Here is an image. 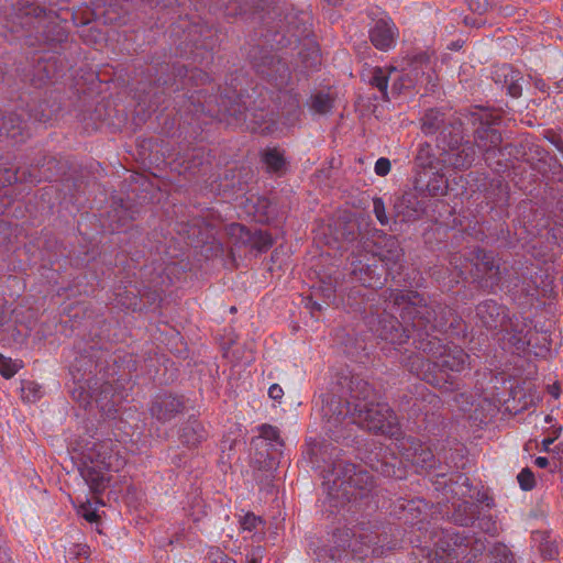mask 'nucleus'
I'll return each instance as SVG.
<instances>
[{"mask_svg":"<svg viewBox=\"0 0 563 563\" xmlns=\"http://www.w3.org/2000/svg\"><path fill=\"white\" fill-rule=\"evenodd\" d=\"M389 301L393 303L388 309L399 312L401 321L387 312V308L382 314L376 310L377 324L373 316L367 320L374 334L393 345H402L412 338L415 347L429 358L419 353L409 355L405 361L408 371L442 393L456 390L459 382L448 372L462 373L470 368V355L434 334L454 325L453 310L441 303L428 305L420 294L411 290H390Z\"/></svg>","mask_w":563,"mask_h":563,"instance_id":"f257e3e1","label":"nucleus"},{"mask_svg":"<svg viewBox=\"0 0 563 563\" xmlns=\"http://www.w3.org/2000/svg\"><path fill=\"white\" fill-rule=\"evenodd\" d=\"M324 417H328L327 431L334 440L344 437L336 430L338 427L350 423L388 434L390 443L386 445L385 454L371 462V467L385 477L402 479L409 465L420 468L434 466L433 451L412 437L401 435L395 412L388 404L378 400L375 390L365 380L353 378L346 402L332 400L324 408Z\"/></svg>","mask_w":563,"mask_h":563,"instance_id":"f03ea898","label":"nucleus"},{"mask_svg":"<svg viewBox=\"0 0 563 563\" xmlns=\"http://www.w3.org/2000/svg\"><path fill=\"white\" fill-rule=\"evenodd\" d=\"M479 128L475 131V143L459 144L460 136L454 133L451 141L442 143L441 163L445 168L467 169L481 153L486 164L495 172L505 170L510 166V159L517 152L512 144L503 145L501 134L493 125L500 122L499 115L485 114Z\"/></svg>","mask_w":563,"mask_h":563,"instance_id":"7ed1b4c3","label":"nucleus"},{"mask_svg":"<svg viewBox=\"0 0 563 563\" xmlns=\"http://www.w3.org/2000/svg\"><path fill=\"white\" fill-rule=\"evenodd\" d=\"M362 249L372 255L374 263L357 260L352 263V274L363 286L379 288L386 282L385 275L395 278L394 271L401 267L404 251L396 236L373 229L362 238ZM367 261H371L368 258Z\"/></svg>","mask_w":563,"mask_h":563,"instance_id":"20e7f679","label":"nucleus"},{"mask_svg":"<svg viewBox=\"0 0 563 563\" xmlns=\"http://www.w3.org/2000/svg\"><path fill=\"white\" fill-rule=\"evenodd\" d=\"M323 490L332 508L364 498L374 486L373 477L343 459H336L322 470Z\"/></svg>","mask_w":563,"mask_h":563,"instance_id":"39448f33","label":"nucleus"},{"mask_svg":"<svg viewBox=\"0 0 563 563\" xmlns=\"http://www.w3.org/2000/svg\"><path fill=\"white\" fill-rule=\"evenodd\" d=\"M468 548L470 541L457 532L441 531L435 548H421V555L423 563H471L486 550V543L476 539Z\"/></svg>","mask_w":563,"mask_h":563,"instance_id":"423d86ee","label":"nucleus"},{"mask_svg":"<svg viewBox=\"0 0 563 563\" xmlns=\"http://www.w3.org/2000/svg\"><path fill=\"white\" fill-rule=\"evenodd\" d=\"M434 67L435 62L430 54L421 52L413 55L408 59L406 67L401 69V74L393 79V91L400 93L419 84H432L434 79Z\"/></svg>","mask_w":563,"mask_h":563,"instance_id":"0eeeda50","label":"nucleus"},{"mask_svg":"<svg viewBox=\"0 0 563 563\" xmlns=\"http://www.w3.org/2000/svg\"><path fill=\"white\" fill-rule=\"evenodd\" d=\"M95 368L96 364L90 354H80L75 358V362L70 366V374L78 387L73 391V397L84 407L89 406L91 401L95 400L101 409H106L107 405L102 404L101 395L103 393H108L110 385L104 384L99 395H97L96 390L90 387L89 390L85 389V385L87 383L85 377L87 374H91Z\"/></svg>","mask_w":563,"mask_h":563,"instance_id":"6e6552de","label":"nucleus"},{"mask_svg":"<svg viewBox=\"0 0 563 563\" xmlns=\"http://www.w3.org/2000/svg\"><path fill=\"white\" fill-rule=\"evenodd\" d=\"M238 97L233 93L207 95L203 89L194 90L188 97L191 104L196 107V112L201 111L210 117H219L221 114L233 115L236 110L232 107L233 100Z\"/></svg>","mask_w":563,"mask_h":563,"instance_id":"1a4fd4ad","label":"nucleus"},{"mask_svg":"<svg viewBox=\"0 0 563 563\" xmlns=\"http://www.w3.org/2000/svg\"><path fill=\"white\" fill-rule=\"evenodd\" d=\"M507 308L494 300H485L476 307V317L482 327L488 330H500L508 332L511 329V321Z\"/></svg>","mask_w":563,"mask_h":563,"instance_id":"9d476101","label":"nucleus"},{"mask_svg":"<svg viewBox=\"0 0 563 563\" xmlns=\"http://www.w3.org/2000/svg\"><path fill=\"white\" fill-rule=\"evenodd\" d=\"M88 459L99 468L118 472L125 465V460L119 453V445L107 439L95 443Z\"/></svg>","mask_w":563,"mask_h":563,"instance_id":"9b49d317","label":"nucleus"},{"mask_svg":"<svg viewBox=\"0 0 563 563\" xmlns=\"http://www.w3.org/2000/svg\"><path fill=\"white\" fill-rule=\"evenodd\" d=\"M31 118L32 115L23 109L19 112L0 110V141L22 142L27 133L26 120Z\"/></svg>","mask_w":563,"mask_h":563,"instance_id":"f8f14e48","label":"nucleus"},{"mask_svg":"<svg viewBox=\"0 0 563 563\" xmlns=\"http://www.w3.org/2000/svg\"><path fill=\"white\" fill-rule=\"evenodd\" d=\"M257 73L267 79L280 92L290 81V70L286 63L274 55L265 56L261 64H256Z\"/></svg>","mask_w":563,"mask_h":563,"instance_id":"ddd939ff","label":"nucleus"},{"mask_svg":"<svg viewBox=\"0 0 563 563\" xmlns=\"http://www.w3.org/2000/svg\"><path fill=\"white\" fill-rule=\"evenodd\" d=\"M391 512L400 520L411 526H419L428 517V504L421 499H398Z\"/></svg>","mask_w":563,"mask_h":563,"instance_id":"4468645a","label":"nucleus"},{"mask_svg":"<svg viewBox=\"0 0 563 563\" xmlns=\"http://www.w3.org/2000/svg\"><path fill=\"white\" fill-rule=\"evenodd\" d=\"M397 37L398 29L390 19H379L369 31L372 44L384 52L395 47Z\"/></svg>","mask_w":563,"mask_h":563,"instance_id":"2eb2a0df","label":"nucleus"},{"mask_svg":"<svg viewBox=\"0 0 563 563\" xmlns=\"http://www.w3.org/2000/svg\"><path fill=\"white\" fill-rule=\"evenodd\" d=\"M185 408L184 400L178 396L159 395L150 408L153 418L166 422L179 415Z\"/></svg>","mask_w":563,"mask_h":563,"instance_id":"dca6fc26","label":"nucleus"},{"mask_svg":"<svg viewBox=\"0 0 563 563\" xmlns=\"http://www.w3.org/2000/svg\"><path fill=\"white\" fill-rule=\"evenodd\" d=\"M442 165L432 172H420L417 178V188L431 197L444 196L448 191V179Z\"/></svg>","mask_w":563,"mask_h":563,"instance_id":"f3484780","label":"nucleus"},{"mask_svg":"<svg viewBox=\"0 0 563 563\" xmlns=\"http://www.w3.org/2000/svg\"><path fill=\"white\" fill-rule=\"evenodd\" d=\"M496 82L503 81L509 96L518 98L522 93V74L510 65H503L495 71Z\"/></svg>","mask_w":563,"mask_h":563,"instance_id":"a211bd4d","label":"nucleus"},{"mask_svg":"<svg viewBox=\"0 0 563 563\" xmlns=\"http://www.w3.org/2000/svg\"><path fill=\"white\" fill-rule=\"evenodd\" d=\"M247 213L253 217L256 222L266 223L276 216V207L266 197H252L247 199Z\"/></svg>","mask_w":563,"mask_h":563,"instance_id":"6ab92c4d","label":"nucleus"},{"mask_svg":"<svg viewBox=\"0 0 563 563\" xmlns=\"http://www.w3.org/2000/svg\"><path fill=\"white\" fill-rule=\"evenodd\" d=\"M476 257L478 261L475 264L478 272L477 277L485 279L486 283L489 282L490 285L497 284L499 282V267L494 255L481 250Z\"/></svg>","mask_w":563,"mask_h":563,"instance_id":"aec40b11","label":"nucleus"},{"mask_svg":"<svg viewBox=\"0 0 563 563\" xmlns=\"http://www.w3.org/2000/svg\"><path fill=\"white\" fill-rule=\"evenodd\" d=\"M444 121V113L434 109L428 110L422 118L421 129L423 133L434 134L441 130L440 137L438 139L439 147L442 143H445V129L443 128Z\"/></svg>","mask_w":563,"mask_h":563,"instance_id":"412c9836","label":"nucleus"},{"mask_svg":"<svg viewBox=\"0 0 563 563\" xmlns=\"http://www.w3.org/2000/svg\"><path fill=\"white\" fill-rule=\"evenodd\" d=\"M245 120L249 121L247 128L252 132H258L261 134H272L277 130V121L273 118V113L268 117L267 113L254 112L246 113Z\"/></svg>","mask_w":563,"mask_h":563,"instance_id":"4be33fe9","label":"nucleus"},{"mask_svg":"<svg viewBox=\"0 0 563 563\" xmlns=\"http://www.w3.org/2000/svg\"><path fill=\"white\" fill-rule=\"evenodd\" d=\"M262 163L268 173L283 175L286 172V158L284 152L277 147H267L262 152Z\"/></svg>","mask_w":563,"mask_h":563,"instance_id":"5701e85b","label":"nucleus"},{"mask_svg":"<svg viewBox=\"0 0 563 563\" xmlns=\"http://www.w3.org/2000/svg\"><path fill=\"white\" fill-rule=\"evenodd\" d=\"M280 99L284 100V107L282 108V115L285 118V124L295 123L301 113L299 95L294 91L283 92Z\"/></svg>","mask_w":563,"mask_h":563,"instance_id":"b1692460","label":"nucleus"},{"mask_svg":"<svg viewBox=\"0 0 563 563\" xmlns=\"http://www.w3.org/2000/svg\"><path fill=\"white\" fill-rule=\"evenodd\" d=\"M306 107L313 115H325L330 113L333 108V99L329 93L319 91L310 96L306 101Z\"/></svg>","mask_w":563,"mask_h":563,"instance_id":"393cba45","label":"nucleus"},{"mask_svg":"<svg viewBox=\"0 0 563 563\" xmlns=\"http://www.w3.org/2000/svg\"><path fill=\"white\" fill-rule=\"evenodd\" d=\"M394 73H397V68L394 66L374 67L371 70L368 82L377 88L384 97H387L388 81Z\"/></svg>","mask_w":563,"mask_h":563,"instance_id":"a878e982","label":"nucleus"},{"mask_svg":"<svg viewBox=\"0 0 563 563\" xmlns=\"http://www.w3.org/2000/svg\"><path fill=\"white\" fill-rule=\"evenodd\" d=\"M449 481H450V484L444 482V484H445L444 490L446 494L450 493L453 496H456L460 498V497L465 496L466 493L470 492L468 477L465 474H461V473L454 474L449 478Z\"/></svg>","mask_w":563,"mask_h":563,"instance_id":"bb28decb","label":"nucleus"},{"mask_svg":"<svg viewBox=\"0 0 563 563\" xmlns=\"http://www.w3.org/2000/svg\"><path fill=\"white\" fill-rule=\"evenodd\" d=\"M416 162L418 166L422 168V172H432V169H437L438 166L442 165L441 157L439 159H434L431 154V146L429 144L420 145Z\"/></svg>","mask_w":563,"mask_h":563,"instance_id":"cd10ccee","label":"nucleus"},{"mask_svg":"<svg viewBox=\"0 0 563 563\" xmlns=\"http://www.w3.org/2000/svg\"><path fill=\"white\" fill-rule=\"evenodd\" d=\"M460 387L454 391H448L446 394H453L452 398L448 400L449 405L462 412H466L474 405L473 395L466 391H459Z\"/></svg>","mask_w":563,"mask_h":563,"instance_id":"c85d7f7f","label":"nucleus"},{"mask_svg":"<svg viewBox=\"0 0 563 563\" xmlns=\"http://www.w3.org/2000/svg\"><path fill=\"white\" fill-rule=\"evenodd\" d=\"M184 442L188 445H196L205 438V431L196 421L190 426L184 428L183 435Z\"/></svg>","mask_w":563,"mask_h":563,"instance_id":"c756f323","label":"nucleus"},{"mask_svg":"<svg viewBox=\"0 0 563 563\" xmlns=\"http://www.w3.org/2000/svg\"><path fill=\"white\" fill-rule=\"evenodd\" d=\"M489 554L495 563H516L512 553L505 544H494Z\"/></svg>","mask_w":563,"mask_h":563,"instance_id":"7c9ffc66","label":"nucleus"},{"mask_svg":"<svg viewBox=\"0 0 563 563\" xmlns=\"http://www.w3.org/2000/svg\"><path fill=\"white\" fill-rule=\"evenodd\" d=\"M21 397L26 402H35L42 397L41 386L34 382H25L21 387Z\"/></svg>","mask_w":563,"mask_h":563,"instance_id":"2f4dec72","label":"nucleus"},{"mask_svg":"<svg viewBox=\"0 0 563 563\" xmlns=\"http://www.w3.org/2000/svg\"><path fill=\"white\" fill-rule=\"evenodd\" d=\"M260 437L272 442L282 445L283 441L280 439L279 430L271 424H262L260 428Z\"/></svg>","mask_w":563,"mask_h":563,"instance_id":"473e14b6","label":"nucleus"},{"mask_svg":"<svg viewBox=\"0 0 563 563\" xmlns=\"http://www.w3.org/2000/svg\"><path fill=\"white\" fill-rule=\"evenodd\" d=\"M19 369V364L9 357L0 354V374L5 378H11Z\"/></svg>","mask_w":563,"mask_h":563,"instance_id":"72a5a7b5","label":"nucleus"},{"mask_svg":"<svg viewBox=\"0 0 563 563\" xmlns=\"http://www.w3.org/2000/svg\"><path fill=\"white\" fill-rule=\"evenodd\" d=\"M373 212L382 225H387L389 223V219L386 214L385 202L382 198L375 197L373 199Z\"/></svg>","mask_w":563,"mask_h":563,"instance_id":"f704fd0d","label":"nucleus"},{"mask_svg":"<svg viewBox=\"0 0 563 563\" xmlns=\"http://www.w3.org/2000/svg\"><path fill=\"white\" fill-rule=\"evenodd\" d=\"M185 77L191 80L195 87L203 86L210 81V76L198 68L186 70Z\"/></svg>","mask_w":563,"mask_h":563,"instance_id":"c9c22d12","label":"nucleus"},{"mask_svg":"<svg viewBox=\"0 0 563 563\" xmlns=\"http://www.w3.org/2000/svg\"><path fill=\"white\" fill-rule=\"evenodd\" d=\"M253 245L258 251L263 252L268 250L273 245V239L271 234L266 232L258 231L255 233L253 239Z\"/></svg>","mask_w":563,"mask_h":563,"instance_id":"e433bc0d","label":"nucleus"},{"mask_svg":"<svg viewBox=\"0 0 563 563\" xmlns=\"http://www.w3.org/2000/svg\"><path fill=\"white\" fill-rule=\"evenodd\" d=\"M518 483L523 490H531L536 485L533 473L529 468H523L517 476Z\"/></svg>","mask_w":563,"mask_h":563,"instance_id":"4c0bfd02","label":"nucleus"},{"mask_svg":"<svg viewBox=\"0 0 563 563\" xmlns=\"http://www.w3.org/2000/svg\"><path fill=\"white\" fill-rule=\"evenodd\" d=\"M302 57L303 67L308 70L316 69L321 64V55L317 47H312L310 53L308 54V58H306L302 53H300Z\"/></svg>","mask_w":563,"mask_h":563,"instance_id":"58836bf2","label":"nucleus"},{"mask_svg":"<svg viewBox=\"0 0 563 563\" xmlns=\"http://www.w3.org/2000/svg\"><path fill=\"white\" fill-rule=\"evenodd\" d=\"M118 218V223L115 227H112V231L119 230L126 225L128 220H132V213L128 212L126 208L121 205L119 208L114 209L113 219Z\"/></svg>","mask_w":563,"mask_h":563,"instance_id":"ea45409f","label":"nucleus"},{"mask_svg":"<svg viewBox=\"0 0 563 563\" xmlns=\"http://www.w3.org/2000/svg\"><path fill=\"white\" fill-rule=\"evenodd\" d=\"M496 187L498 188V196L497 198L494 200L495 205L497 206H503L507 202L508 200V187L506 184H504L503 180L500 179H497L496 180Z\"/></svg>","mask_w":563,"mask_h":563,"instance_id":"a19ab883","label":"nucleus"},{"mask_svg":"<svg viewBox=\"0 0 563 563\" xmlns=\"http://www.w3.org/2000/svg\"><path fill=\"white\" fill-rule=\"evenodd\" d=\"M406 203H411L410 197H408V198L402 197L400 203L396 205V209H397L398 216L402 214L404 220H411V219L416 218L418 210L412 208V209L408 210L407 212L401 211L400 210L401 206H404Z\"/></svg>","mask_w":563,"mask_h":563,"instance_id":"79ce46f5","label":"nucleus"},{"mask_svg":"<svg viewBox=\"0 0 563 563\" xmlns=\"http://www.w3.org/2000/svg\"><path fill=\"white\" fill-rule=\"evenodd\" d=\"M390 161L385 157H380L376 161L374 170L378 176H386L390 172Z\"/></svg>","mask_w":563,"mask_h":563,"instance_id":"37998d69","label":"nucleus"},{"mask_svg":"<svg viewBox=\"0 0 563 563\" xmlns=\"http://www.w3.org/2000/svg\"><path fill=\"white\" fill-rule=\"evenodd\" d=\"M262 522L261 518L254 514H246L242 521V527L245 530L252 531Z\"/></svg>","mask_w":563,"mask_h":563,"instance_id":"c03bdc74","label":"nucleus"},{"mask_svg":"<svg viewBox=\"0 0 563 563\" xmlns=\"http://www.w3.org/2000/svg\"><path fill=\"white\" fill-rule=\"evenodd\" d=\"M468 8L476 13H484L488 8V0H467Z\"/></svg>","mask_w":563,"mask_h":563,"instance_id":"a18cd8bd","label":"nucleus"},{"mask_svg":"<svg viewBox=\"0 0 563 563\" xmlns=\"http://www.w3.org/2000/svg\"><path fill=\"white\" fill-rule=\"evenodd\" d=\"M82 476L85 477V479L87 482H90V487L93 489V490H100V489H103L104 488V485H103V476H100L99 474H97L95 477L92 478H89L88 475H86L84 472H82Z\"/></svg>","mask_w":563,"mask_h":563,"instance_id":"49530a36","label":"nucleus"},{"mask_svg":"<svg viewBox=\"0 0 563 563\" xmlns=\"http://www.w3.org/2000/svg\"><path fill=\"white\" fill-rule=\"evenodd\" d=\"M55 66V60H47L46 65L43 66V70L46 73V78L48 80H54V79H57L59 77L58 75V71L57 70H51V68H53Z\"/></svg>","mask_w":563,"mask_h":563,"instance_id":"de8ad7c7","label":"nucleus"},{"mask_svg":"<svg viewBox=\"0 0 563 563\" xmlns=\"http://www.w3.org/2000/svg\"><path fill=\"white\" fill-rule=\"evenodd\" d=\"M268 396L273 400H280L284 396V390L278 384H273L268 388Z\"/></svg>","mask_w":563,"mask_h":563,"instance_id":"09e8293b","label":"nucleus"},{"mask_svg":"<svg viewBox=\"0 0 563 563\" xmlns=\"http://www.w3.org/2000/svg\"><path fill=\"white\" fill-rule=\"evenodd\" d=\"M38 11H41V9H40L38 7H27V8L25 9V11L23 12L24 18H25V19H27V21H25V22H21V25H22V26H25L26 24H29V16H30V15H35V16H37Z\"/></svg>","mask_w":563,"mask_h":563,"instance_id":"8fccbe9b","label":"nucleus"},{"mask_svg":"<svg viewBox=\"0 0 563 563\" xmlns=\"http://www.w3.org/2000/svg\"><path fill=\"white\" fill-rule=\"evenodd\" d=\"M262 553H263V549L261 547L256 548L250 556V562L251 563H261Z\"/></svg>","mask_w":563,"mask_h":563,"instance_id":"3c124183","label":"nucleus"},{"mask_svg":"<svg viewBox=\"0 0 563 563\" xmlns=\"http://www.w3.org/2000/svg\"><path fill=\"white\" fill-rule=\"evenodd\" d=\"M82 517L89 522H96L98 519V515L95 510H85Z\"/></svg>","mask_w":563,"mask_h":563,"instance_id":"603ef678","label":"nucleus"},{"mask_svg":"<svg viewBox=\"0 0 563 563\" xmlns=\"http://www.w3.org/2000/svg\"><path fill=\"white\" fill-rule=\"evenodd\" d=\"M534 464L540 468H545L549 465V460L545 456H538L534 460Z\"/></svg>","mask_w":563,"mask_h":563,"instance_id":"864d4df0","label":"nucleus"},{"mask_svg":"<svg viewBox=\"0 0 563 563\" xmlns=\"http://www.w3.org/2000/svg\"><path fill=\"white\" fill-rule=\"evenodd\" d=\"M534 87L541 91H545L547 85L543 79L537 78L534 80Z\"/></svg>","mask_w":563,"mask_h":563,"instance_id":"5fc2aeb1","label":"nucleus"},{"mask_svg":"<svg viewBox=\"0 0 563 563\" xmlns=\"http://www.w3.org/2000/svg\"><path fill=\"white\" fill-rule=\"evenodd\" d=\"M307 305L310 307V309L312 311H320L322 309V306L319 302L313 301L311 299L309 300V302Z\"/></svg>","mask_w":563,"mask_h":563,"instance_id":"6e6d98bb","label":"nucleus"},{"mask_svg":"<svg viewBox=\"0 0 563 563\" xmlns=\"http://www.w3.org/2000/svg\"><path fill=\"white\" fill-rule=\"evenodd\" d=\"M554 442L553 438H547L542 441L543 450L549 451L550 445Z\"/></svg>","mask_w":563,"mask_h":563,"instance_id":"4d7b16f0","label":"nucleus"},{"mask_svg":"<svg viewBox=\"0 0 563 563\" xmlns=\"http://www.w3.org/2000/svg\"><path fill=\"white\" fill-rule=\"evenodd\" d=\"M34 120L45 123L49 120V115L42 113L41 115H34Z\"/></svg>","mask_w":563,"mask_h":563,"instance_id":"13d9d810","label":"nucleus"},{"mask_svg":"<svg viewBox=\"0 0 563 563\" xmlns=\"http://www.w3.org/2000/svg\"><path fill=\"white\" fill-rule=\"evenodd\" d=\"M148 81H150V84H152V79H150ZM153 84H155V85H157V86H161V85H162V86H165V85H167V80H166V79H164V80H163V79L159 77V78H157V79L153 80Z\"/></svg>","mask_w":563,"mask_h":563,"instance_id":"bf43d9fd","label":"nucleus"},{"mask_svg":"<svg viewBox=\"0 0 563 563\" xmlns=\"http://www.w3.org/2000/svg\"><path fill=\"white\" fill-rule=\"evenodd\" d=\"M15 180H23L24 178V172L18 170L15 175L13 176Z\"/></svg>","mask_w":563,"mask_h":563,"instance_id":"052dcab7","label":"nucleus"},{"mask_svg":"<svg viewBox=\"0 0 563 563\" xmlns=\"http://www.w3.org/2000/svg\"><path fill=\"white\" fill-rule=\"evenodd\" d=\"M555 88H556L558 91H562L563 90V77L555 82Z\"/></svg>","mask_w":563,"mask_h":563,"instance_id":"680f3d73","label":"nucleus"},{"mask_svg":"<svg viewBox=\"0 0 563 563\" xmlns=\"http://www.w3.org/2000/svg\"><path fill=\"white\" fill-rule=\"evenodd\" d=\"M27 181L31 184H36V183L41 181V179L37 178L36 176H33L32 174H30V178L27 179Z\"/></svg>","mask_w":563,"mask_h":563,"instance_id":"e2e57ef3","label":"nucleus"},{"mask_svg":"<svg viewBox=\"0 0 563 563\" xmlns=\"http://www.w3.org/2000/svg\"><path fill=\"white\" fill-rule=\"evenodd\" d=\"M471 520H472V517H467L465 519L460 520V523L462 526H467Z\"/></svg>","mask_w":563,"mask_h":563,"instance_id":"0e129e2a","label":"nucleus"},{"mask_svg":"<svg viewBox=\"0 0 563 563\" xmlns=\"http://www.w3.org/2000/svg\"><path fill=\"white\" fill-rule=\"evenodd\" d=\"M235 230L243 231V227H242V225H240V224H233V225L231 227V231H232V232H234Z\"/></svg>","mask_w":563,"mask_h":563,"instance_id":"69168bd1","label":"nucleus"},{"mask_svg":"<svg viewBox=\"0 0 563 563\" xmlns=\"http://www.w3.org/2000/svg\"><path fill=\"white\" fill-rule=\"evenodd\" d=\"M110 401H111L112 407H114L118 404V399H117V396L114 394H112Z\"/></svg>","mask_w":563,"mask_h":563,"instance_id":"338daca9","label":"nucleus"},{"mask_svg":"<svg viewBox=\"0 0 563 563\" xmlns=\"http://www.w3.org/2000/svg\"><path fill=\"white\" fill-rule=\"evenodd\" d=\"M511 12H512V9H511V8H509V7H506V8L504 9V14H505V15H509V14H511Z\"/></svg>","mask_w":563,"mask_h":563,"instance_id":"774afa93","label":"nucleus"}]
</instances>
